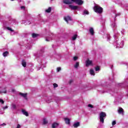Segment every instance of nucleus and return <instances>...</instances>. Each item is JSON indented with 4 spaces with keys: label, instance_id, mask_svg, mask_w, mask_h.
<instances>
[{
    "label": "nucleus",
    "instance_id": "nucleus-10",
    "mask_svg": "<svg viewBox=\"0 0 128 128\" xmlns=\"http://www.w3.org/2000/svg\"><path fill=\"white\" fill-rule=\"evenodd\" d=\"M19 94L20 96H22L23 98H25V100L27 99V98H26V96H28L27 94H24V93H22V92H20Z\"/></svg>",
    "mask_w": 128,
    "mask_h": 128
},
{
    "label": "nucleus",
    "instance_id": "nucleus-26",
    "mask_svg": "<svg viewBox=\"0 0 128 128\" xmlns=\"http://www.w3.org/2000/svg\"><path fill=\"white\" fill-rule=\"evenodd\" d=\"M120 100H122V98H116V102H120Z\"/></svg>",
    "mask_w": 128,
    "mask_h": 128
},
{
    "label": "nucleus",
    "instance_id": "nucleus-36",
    "mask_svg": "<svg viewBox=\"0 0 128 128\" xmlns=\"http://www.w3.org/2000/svg\"><path fill=\"white\" fill-rule=\"evenodd\" d=\"M54 88H58V84L54 83V84H53Z\"/></svg>",
    "mask_w": 128,
    "mask_h": 128
},
{
    "label": "nucleus",
    "instance_id": "nucleus-40",
    "mask_svg": "<svg viewBox=\"0 0 128 128\" xmlns=\"http://www.w3.org/2000/svg\"><path fill=\"white\" fill-rule=\"evenodd\" d=\"M62 70V68H57V72H60V70Z\"/></svg>",
    "mask_w": 128,
    "mask_h": 128
},
{
    "label": "nucleus",
    "instance_id": "nucleus-43",
    "mask_svg": "<svg viewBox=\"0 0 128 128\" xmlns=\"http://www.w3.org/2000/svg\"><path fill=\"white\" fill-rule=\"evenodd\" d=\"M3 110H6V108H8V106H5L4 107L2 108Z\"/></svg>",
    "mask_w": 128,
    "mask_h": 128
},
{
    "label": "nucleus",
    "instance_id": "nucleus-3",
    "mask_svg": "<svg viewBox=\"0 0 128 128\" xmlns=\"http://www.w3.org/2000/svg\"><path fill=\"white\" fill-rule=\"evenodd\" d=\"M64 4H72V2H76L78 6H82L84 4L82 0H63Z\"/></svg>",
    "mask_w": 128,
    "mask_h": 128
},
{
    "label": "nucleus",
    "instance_id": "nucleus-51",
    "mask_svg": "<svg viewBox=\"0 0 128 128\" xmlns=\"http://www.w3.org/2000/svg\"><path fill=\"white\" fill-rule=\"evenodd\" d=\"M0 114H4V113L0 112Z\"/></svg>",
    "mask_w": 128,
    "mask_h": 128
},
{
    "label": "nucleus",
    "instance_id": "nucleus-50",
    "mask_svg": "<svg viewBox=\"0 0 128 128\" xmlns=\"http://www.w3.org/2000/svg\"><path fill=\"white\" fill-rule=\"evenodd\" d=\"M41 52H44V50H41Z\"/></svg>",
    "mask_w": 128,
    "mask_h": 128
},
{
    "label": "nucleus",
    "instance_id": "nucleus-21",
    "mask_svg": "<svg viewBox=\"0 0 128 128\" xmlns=\"http://www.w3.org/2000/svg\"><path fill=\"white\" fill-rule=\"evenodd\" d=\"M8 55V51H6L5 52H4L3 54H2V56L6 58V56H7Z\"/></svg>",
    "mask_w": 128,
    "mask_h": 128
},
{
    "label": "nucleus",
    "instance_id": "nucleus-38",
    "mask_svg": "<svg viewBox=\"0 0 128 128\" xmlns=\"http://www.w3.org/2000/svg\"><path fill=\"white\" fill-rule=\"evenodd\" d=\"M88 108H94V106H92V105L89 104H88Z\"/></svg>",
    "mask_w": 128,
    "mask_h": 128
},
{
    "label": "nucleus",
    "instance_id": "nucleus-9",
    "mask_svg": "<svg viewBox=\"0 0 128 128\" xmlns=\"http://www.w3.org/2000/svg\"><path fill=\"white\" fill-rule=\"evenodd\" d=\"M92 64V60H88L86 62V66H91Z\"/></svg>",
    "mask_w": 128,
    "mask_h": 128
},
{
    "label": "nucleus",
    "instance_id": "nucleus-23",
    "mask_svg": "<svg viewBox=\"0 0 128 128\" xmlns=\"http://www.w3.org/2000/svg\"><path fill=\"white\" fill-rule=\"evenodd\" d=\"M52 12V8L49 7L48 9H46V12Z\"/></svg>",
    "mask_w": 128,
    "mask_h": 128
},
{
    "label": "nucleus",
    "instance_id": "nucleus-8",
    "mask_svg": "<svg viewBox=\"0 0 128 128\" xmlns=\"http://www.w3.org/2000/svg\"><path fill=\"white\" fill-rule=\"evenodd\" d=\"M89 32L91 36H94V28H90L89 29Z\"/></svg>",
    "mask_w": 128,
    "mask_h": 128
},
{
    "label": "nucleus",
    "instance_id": "nucleus-52",
    "mask_svg": "<svg viewBox=\"0 0 128 128\" xmlns=\"http://www.w3.org/2000/svg\"><path fill=\"white\" fill-rule=\"evenodd\" d=\"M27 48H28V49H30V48H28V47H27Z\"/></svg>",
    "mask_w": 128,
    "mask_h": 128
},
{
    "label": "nucleus",
    "instance_id": "nucleus-22",
    "mask_svg": "<svg viewBox=\"0 0 128 128\" xmlns=\"http://www.w3.org/2000/svg\"><path fill=\"white\" fill-rule=\"evenodd\" d=\"M58 126V123H54L52 124V128H56V126Z\"/></svg>",
    "mask_w": 128,
    "mask_h": 128
},
{
    "label": "nucleus",
    "instance_id": "nucleus-49",
    "mask_svg": "<svg viewBox=\"0 0 128 128\" xmlns=\"http://www.w3.org/2000/svg\"><path fill=\"white\" fill-rule=\"evenodd\" d=\"M12 92H16V90H14V89H12Z\"/></svg>",
    "mask_w": 128,
    "mask_h": 128
},
{
    "label": "nucleus",
    "instance_id": "nucleus-12",
    "mask_svg": "<svg viewBox=\"0 0 128 128\" xmlns=\"http://www.w3.org/2000/svg\"><path fill=\"white\" fill-rule=\"evenodd\" d=\"M38 62H39V64H44V62H46L44 60H42V58H39L38 59Z\"/></svg>",
    "mask_w": 128,
    "mask_h": 128
},
{
    "label": "nucleus",
    "instance_id": "nucleus-20",
    "mask_svg": "<svg viewBox=\"0 0 128 128\" xmlns=\"http://www.w3.org/2000/svg\"><path fill=\"white\" fill-rule=\"evenodd\" d=\"M22 66H24V68H26V61H24V60H23L22 61Z\"/></svg>",
    "mask_w": 128,
    "mask_h": 128
},
{
    "label": "nucleus",
    "instance_id": "nucleus-25",
    "mask_svg": "<svg viewBox=\"0 0 128 128\" xmlns=\"http://www.w3.org/2000/svg\"><path fill=\"white\" fill-rule=\"evenodd\" d=\"M83 14H90V12L88 11V10H84Z\"/></svg>",
    "mask_w": 128,
    "mask_h": 128
},
{
    "label": "nucleus",
    "instance_id": "nucleus-32",
    "mask_svg": "<svg viewBox=\"0 0 128 128\" xmlns=\"http://www.w3.org/2000/svg\"><path fill=\"white\" fill-rule=\"evenodd\" d=\"M110 40V34L107 35V40L108 41Z\"/></svg>",
    "mask_w": 128,
    "mask_h": 128
},
{
    "label": "nucleus",
    "instance_id": "nucleus-4",
    "mask_svg": "<svg viewBox=\"0 0 128 128\" xmlns=\"http://www.w3.org/2000/svg\"><path fill=\"white\" fill-rule=\"evenodd\" d=\"M106 116V114L104 112H101L100 114V122H102V124H104V118Z\"/></svg>",
    "mask_w": 128,
    "mask_h": 128
},
{
    "label": "nucleus",
    "instance_id": "nucleus-34",
    "mask_svg": "<svg viewBox=\"0 0 128 128\" xmlns=\"http://www.w3.org/2000/svg\"><path fill=\"white\" fill-rule=\"evenodd\" d=\"M21 10H26V6H22L20 7Z\"/></svg>",
    "mask_w": 128,
    "mask_h": 128
},
{
    "label": "nucleus",
    "instance_id": "nucleus-19",
    "mask_svg": "<svg viewBox=\"0 0 128 128\" xmlns=\"http://www.w3.org/2000/svg\"><path fill=\"white\" fill-rule=\"evenodd\" d=\"M90 74H91V76H95L96 74L94 73V70H90Z\"/></svg>",
    "mask_w": 128,
    "mask_h": 128
},
{
    "label": "nucleus",
    "instance_id": "nucleus-30",
    "mask_svg": "<svg viewBox=\"0 0 128 128\" xmlns=\"http://www.w3.org/2000/svg\"><path fill=\"white\" fill-rule=\"evenodd\" d=\"M95 70L96 72H99L100 71V67L98 66H97L95 68Z\"/></svg>",
    "mask_w": 128,
    "mask_h": 128
},
{
    "label": "nucleus",
    "instance_id": "nucleus-6",
    "mask_svg": "<svg viewBox=\"0 0 128 128\" xmlns=\"http://www.w3.org/2000/svg\"><path fill=\"white\" fill-rule=\"evenodd\" d=\"M64 20L67 22V24H69L70 22H72V18L70 16L64 17Z\"/></svg>",
    "mask_w": 128,
    "mask_h": 128
},
{
    "label": "nucleus",
    "instance_id": "nucleus-7",
    "mask_svg": "<svg viewBox=\"0 0 128 128\" xmlns=\"http://www.w3.org/2000/svg\"><path fill=\"white\" fill-rule=\"evenodd\" d=\"M69 8L72 10H78V6H73V5H69Z\"/></svg>",
    "mask_w": 128,
    "mask_h": 128
},
{
    "label": "nucleus",
    "instance_id": "nucleus-1",
    "mask_svg": "<svg viewBox=\"0 0 128 128\" xmlns=\"http://www.w3.org/2000/svg\"><path fill=\"white\" fill-rule=\"evenodd\" d=\"M111 27L112 28L114 35V44L116 46V48H124V43L122 40H118V36H124V30L121 29L120 30L118 28H116V22H112L111 24Z\"/></svg>",
    "mask_w": 128,
    "mask_h": 128
},
{
    "label": "nucleus",
    "instance_id": "nucleus-44",
    "mask_svg": "<svg viewBox=\"0 0 128 128\" xmlns=\"http://www.w3.org/2000/svg\"><path fill=\"white\" fill-rule=\"evenodd\" d=\"M22 24H26V21L25 20H22Z\"/></svg>",
    "mask_w": 128,
    "mask_h": 128
},
{
    "label": "nucleus",
    "instance_id": "nucleus-14",
    "mask_svg": "<svg viewBox=\"0 0 128 128\" xmlns=\"http://www.w3.org/2000/svg\"><path fill=\"white\" fill-rule=\"evenodd\" d=\"M64 121L66 124H70V120L68 118H64Z\"/></svg>",
    "mask_w": 128,
    "mask_h": 128
},
{
    "label": "nucleus",
    "instance_id": "nucleus-54",
    "mask_svg": "<svg viewBox=\"0 0 128 128\" xmlns=\"http://www.w3.org/2000/svg\"><path fill=\"white\" fill-rule=\"evenodd\" d=\"M115 2H116V1H115Z\"/></svg>",
    "mask_w": 128,
    "mask_h": 128
},
{
    "label": "nucleus",
    "instance_id": "nucleus-5",
    "mask_svg": "<svg viewBox=\"0 0 128 128\" xmlns=\"http://www.w3.org/2000/svg\"><path fill=\"white\" fill-rule=\"evenodd\" d=\"M94 10L95 12H98V14H102V8L98 5L94 6Z\"/></svg>",
    "mask_w": 128,
    "mask_h": 128
},
{
    "label": "nucleus",
    "instance_id": "nucleus-33",
    "mask_svg": "<svg viewBox=\"0 0 128 128\" xmlns=\"http://www.w3.org/2000/svg\"><path fill=\"white\" fill-rule=\"evenodd\" d=\"M0 102H1L2 104H4V101L2 99L0 98Z\"/></svg>",
    "mask_w": 128,
    "mask_h": 128
},
{
    "label": "nucleus",
    "instance_id": "nucleus-28",
    "mask_svg": "<svg viewBox=\"0 0 128 128\" xmlns=\"http://www.w3.org/2000/svg\"><path fill=\"white\" fill-rule=\"evenodd\" d=\"M38 36V34H34V33H33L32 34V38H36V36Z\"/></svg>",
    "mask_w": 128,
    "mask_h": 128
},
{
    "label": "nucleus",
    "instance_id": "nucleus-39",
    "mask_svg": "<svg viewBox=\"0 0 128 128\" xmlns=\"http://www.w3.org/2000/svg\"><path fill=\"white\" fill-rule=\"evenodd\" d=\"M126 82H127L128 84V86H127V90H128V94H127V96H128V81L127 80H126Z\"/></svg>",
    "mask_w": 128,
    "mask_h": 128
},
{
    "label": "nucleus",
    "instance_id": "nucleus-17",
    "mask_svg": "<svg viewBox=\"0 0 128 128\" xmlns=\"http://www.w3.org/2000/svg\"><path fill=\"white\" fill-rule=\"evenodd\" d=\"M11 108L13 110H16V105L14 104H12Z\"/></svg>",
    "mask_w": 128,
    "mask_h": 128
},
{
    "label": "nucleus",
    "instance_id": "nucleus-31",
    "mask_svg": "<svg viewBox=\"0 0 128 128\" xmlns=\"http://www.w3.org/2000/svg\"><path fill=\"white\" fill-rule=\"evenodd\" d=\"M119 86H122V88H124V84H118Z\"/></svg>",
    "mask_w": 128,
    "mask_h": 128
},
{
    "label": "nucleus",
    "instance_id": "nucleus-11",
    "mask_svg": "<svg viewBox=\"0 0 128 128\" xmlns=\"http://www.w3.org/2000/svg\"><path fill=\"white\" fill-rule=\"evenodd\" d=\"M22 112L23 114H24V116H28V112H26V110L22 109Z\"/></svg>",
    "mask_w": 128,
    "mask_h": 128
},
{
    "label": "nucleus",
    "instance_id": "nucleus-24",
    "mask_svg": "<svg viewBox=\"0 0 128 128\" xmlns=\"http://www.w3.org/2000/svg\"><path fill=\"white\" fill-rule=\"evenodd\" d=\"M76 38H78V35L75 34L72 37V40H76Z\"/></svg>",
    "mask_w": 128,
    "mask_h": 128
},
{
    "label": "nucleus",
    "instance_id": "nucleus-35",
    "mask_svg": "<svg viewBox=\"0 0 128 128\" xmlns=\"http://www.w3.org/2000/svg\"><path fill=\"white\" fill-rule=\"evenodd\" d=\"M6 94V90H5L4 91H0V94Z\"/></svg>",
    "mask_w": 128,
    "mask_h": 128
},
{
    "label": "nucleus",
    "instance_id": "nucleus-27",
    "mask_svg": "<svg viewBox=\"0 0 128 128\" xmlns=\"http://www.w3.org/2000/svg\"><path fill=\"white\" fill-rule=\"evenodd\" d=\"M43 124H48V120H46V118H44L43 119Z\"/></svg>",
    "mask_w": 128,
    "mask_h": 128
},
{
    "label": "nucleus",
    "instance_id": "nucleus-29",
    "mask_svg": "<svg viewBox=\"0 0 128 128\" xmlns=\"http://www.w3.org/2000/svg\"><path fill=\"white\" fill-rule=\"evenodd\" d=\"M52 40V38H50V37H46V42H50V40Z\"/></svg>",
    "mask_w": 128,
    "mask_h": 128
},
{
    "label": "nucleus",
    "instance_id": "nucleus-13",
    "mask_svg": "<svg viewBox=\"0 0 128 128\" xmlns=\"http://www.w3.org/2000/svg\"><path fill=\"white\" fill-rule=\"evenodd\" d=\"M80 126V122H75L73 124V126H74V128H78Z\"/></svg>",
    "mask_w": 128,
    "mask_h": 128
},
{
    "label": "nucleus",
    "instance_id": "nucleus-45",
    "mask_svg": "<svg viewBox=\"0 0 128 128\" xmlns=\"http://www.w3.org/2000/svg\"><path fill=\"white\" fill-rule=\"evenodd\" d=\"M16 128H20V124H18L17 125Z\"/></svg>",
    "mask_w": 128,
    "mask_h": 128
},
{
    "label": "nucleus",
    "instance_id": "nucleus-53",
    "mask_svg": "<svg viewBox=\"0 0 128 128\" xmlns=\"http://www.w3.org/2000/svg\"><path fill=\"white\" fill-rule=\"evenodd\" d=\"M52 0H50L51 2L52 1Z\"/></svg>",
    "mask_w": 128,
    "mask_h": 128
},
{
    "label": "nucleus",
    "instance_id": "nucleus-37",
    "mask_svg": "<svg viewBox=\"0 0 128 128\" xmlns=\"http://www.w3.org/2000/svg\"><path fill=\"white\" fill-rule=\"evenodd\" d=\"M116 124V120H114L112 122V126H114V124Z\"/></svg>",
    "mask_w": 128,
    "mask_h": 128
},
{
    "label": "nucleus",
    "instance_id": "nucleus-15",
    "mask_svg": "<svg viewBox=\"0 0 128 128\" xmlns=\"http://www.w3.org/2000/svg\"><path fill=\"white\" fill-rule=\"evenodd\" d=\"M115 14V17L114 18V22H116V16H120V13L118 12V13L116 11L114 12Z\"/></svg>",
    "mask_w": 128,
    "mask_h": 128
},
{
    "label": "nucleus",
    "instance_id": "nucleus-16",
    "mask_svg": "<svg viewBox=\"0 0 128 128\" xmlns=\"http://www.w3.org/2000/svg\"><path fill=\"white\" fill-rule=\"evenodd\" d=\"M118 112V114H124V109H122V108H120Z\"/></svg>",
    "mask_w": 128,
    "mask_h": 128
},
{
    "label": "nucleus",
    "instance_id": "nucleus-2",
    "mask_svg": "<svg viewBox=\"0 0 128 128\" xmlns=\"http://www.w3.org/2000/svg\"><path fill=\"white\" fill-rule=\"evenodd\" d=\"M18 24V22L16 20V19H12L10 18L8 21H6L4 22V26L8 30H10V32H14V30L12 29L10 27L8 26H14V24Z\"/></svg>",
    "mask_w": 128,
    "mask_h": 128
},
{
    "label": "nucleus",
    "instance_id": "nucleus-46",
    "mask_svg": "<svg viewBox=\"0 0 128 128\" xmlns=\"http://www.w3.org/2000/svg\"><path fill=\"white\" fill-rule=\"evenodd\" d=\"M72 82H74V80H70L69 82V84H72Z\"/></svg>",
    "mask_w": 128,
    "mask_h": 128
},
{
    "label": "nucleus",
    "instance_id": "nucleus-41",
    "mask_svg": "<svg viewBox=\"0 0 128 128\" xmlns=\"http://www.w3.org/2000/svg\"><path fill=\"white\" fill-rule=\"evenodd\" d=\"M5 90H6V88H2V90L1 92H4Z\"/></svg>",
    "mask_w": 128,
    "mask_h": 128
},
{
    "label": "nucleus",
    "instance_id": "nucleus-18",
    "mask_svg": "<svg viewBox=\"0 0 128 128\" xmlns=\"http://www.w3.org/2000/svg\"><path fill=\"white\" fill-rule=\"evenodd\" d=\"M78 66H80V62H76V63L74 64V68H78Z\"/></svg>",
    "mask_w": 128,
    "mask_h": 128
},
{
    "label": "nucleus",
    "instance_id": "nucleus-47",
    "mask_svg": "<svg viewBox=\"0 0 128 128\" xmlns=\"http://www.w3.org/2000/svg\"><path fill=\"white\" fill-rule=\"evenodd\" d=\"M46 102H52V100H46Z\"/></svg>",
    "mask_w": 128,
    "mask_h": 128
},
{
    "label": "nucleus",
    "instance_id": "nucleus-42",
    "mask_svg": "<svg viewBox=\"0 0 128 128\" xmlns=\"http://www.w3.org/2000/svg\"><path fill=\"white\" fill-rule=\"evenodd\" d=\"M73 60L74 61L76 60H78V57H76V56L74 57Z\"/></svg>",
    "mask_w": 128,
    "mask_h": 128
},
{
    "label": "nucleus",
    "instance_id": "nucleus-48",
    "mask_svg": "<svg viewBox=\"0 0 128 128\" xmlns=\"http://www.w3.org/2000/svg\"><path fill=\"white\" fill-rule=\"evenodd\" d=\"M6 124L4 123H3L2 124H1L0 126H6Z\"/></svg>",
    "mask_w": 128,
    "mask_h": 128
}]
</instances>
